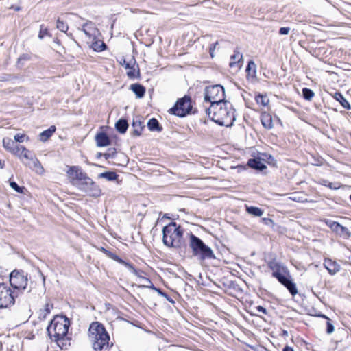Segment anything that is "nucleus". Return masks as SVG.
Returning <instances> with one entry per match:
<instances>
[{
  "label": "nucleus",
  "mask_w": 351,
  "mask_h": 351,
  "mask_svg": "<svg viewBox=\"0 0 351 351\" xmlns=\"http://www.w3.org/2000/svg\"><path fill=\"white\" fill-rule=\"evenodd\" d=\"M235 110L232 104L224 101L209 106H205V113L214 122L219 125L230 127L235 121Z\"/></svg>",
  "instance_id": "nucleus-1"
},
{
  "label": "nucleus",
  "mask_w": 351,
  "mask_h": 351,
  "mask_svg": "<svg viewBox=\"0 0 351 351\" xmlns=\"http://www.w3.org/2000/svg\"><path fill=\"white\" fill-rule=\"evenodd\" d=\"M88 336L95 351H105L113 346L112 343H110V335L104 326L98 322L90 324Z\"/></svg>",
  "instance_id": "nucleus-2"
},
{
  "label": "nucleus",
  "mask_w": 351,
  "mask_h": 351,
  "mask_svg": "<svg viewBox=\"0 0 351 351\" xmlns=\"http://www.w3.org/2000/svg\"><path fill=\"white\" fill-rule=\"evenodd\" d=\"M70 321L65 315L56 316L50 323L47 328L49 336L51 339L56 341L61 348L66 344L64 341L69 328Z\"/></svg>",
  "instance_id": "nucleus-3"
},
{
  "label": "nucleus",
  "mask_w": 351,
  "mask_h": 351,
  "mask_svg": "<svg viewBox=\"0 0 351 351\" xmlns=\"http://www.w3.org/2000/svg\"><path fill=\"white\" fill-rule=\"evenodd\" d=\"M189 245L191 250L192 254L199 261H204L206 259H215V255L213 250L207 245L204 241L193 234H189Z\"/></svg>",
  "instance_id": "nucleus-4"
},
{
  "label": "nucleus",
  "mask_w": 351,
  "mask_h": 351,
  "mask_svg": "<svg viewBox=\"0 0 351 351\" xmlns=\"http://www.w3.org/2000/svg\"><path fill=\"white\" fill-rule=\"evenodd\" d=\"M182 236L183 230L176 222H170L162 229V242L167 247H180Z\"/></svg>",
  "instance_id": "nucleus-5"
},
{
  "label": "nucleus",
  "mask_w": 351,
  "mask_h": 351,
  "mask_svg": "<svg viewBox=\"0 0 351 351\" xmlns=\"http://www.w3.org/2000/svg\"><path fill=\"white\" fill-rule=\"evenodd\" d=\"M204 107L206 104L213 105L226 101L225 90L223 86L215 84L206 86L204 93Z\"/></svg>",
  "instance_id": "nucleus-6"
},
{
  "label": "nucleus",
  "mask_w": 351,
  "mask_h": 351,
  "mask_svg": "<svg viewBox=\"0 0 351 351\" xmlns=\"http://www.w3.org/2000/svg\"><path fill=\"white\" fill-rule=\"evenodd\" d=\"M23 163L29 167L30 169L36 171L37 173H41L44 169L38 159L32 154V152L23 146H20L14 152Z\"/></svg>",
  "instance_id": "nucleus-7"
},
{
  "label": "nucleus",
  "mask_w": 351,
  "mask_h": 351,
  "mask_svg": "<svg viewBox=\"0 0 351 351\" xmlns=\"http://www.w3.org/2000/svg\"><path fill=\"white\" fill-rule=\"evenodd\" d=\"M10 282L13 289L12 295L15 299L26 289L28 282L27 274L22 270H14L10 275Z\"/></svg>",
  "instance_id": "nucleus-8"
},
{
  "label": "nucleus",
  "mask_w": 351,
  "mask_h": 351,
  "mask_svg": "<svg viewBox=\"0 0 351 351\" xmlns=\"http://www.w3.org/2000/svg\"><path fill=\"white\" fill-rule=\"evenodd\" d=\"M192 109L191 97L184 95L176 101L174 106L169 110V112L179 117H184L192 112Z\"/></svg>",
  "instance_id": "nucleus-9"
},
{
  "label": "nucleus",
  "mask_w": 351,
  "mask_h": 351,
  "mask_svg": "<svg viewBox=\"0 0 351 351\" xmlns=\"http://www.w3.org/2000/svg\"><path fill=\"white\" fill-rule=\"evenodd\" d=\"M78 189L90 197H97L101 195V189L89 177L84 182L78 183Z\"/></svg>",
  "instance_id": "nucleus-10"
},
{
  "label": "nucleus",
  "mask_w": 351,
  "mask_h": 351,
  "mask_svg": "<svg viewBox=\"0 0 351 351\" xmlns=\"http://www.w3.org/2000/svg\"><path fill=\"white\" fill-rule=\"evenodd\" d=\"M120 64L128 69L127 76L130 79H139L141 77V73L138 65L134 58H132L129 62H127L125 58H122L119 62Z\"/></svg>",
  "instance_id": "nucleus-11"
},
{
  "label": "nucleus",
  "mask_w": 351,
  "mask_h": 351,
  "mask_svg": "<svg viewBox=\"0 0 351 351\" xmlns=\"http://www.w3.org/2000/svg\"><path fill=\"white\" fill-rule=\"evenodd\" d=\"M15 300L12 295V290L4 284H0V308H7L14 304Z\"/></svg>",
  "instance_id": "nucleus-12"
},
{
  "label": "nucleus",
  "mask_w": 351,
  "mask_h": 351,
  "mask_svg": "<svg viewBox=\"0 0 351 351\" xmlns=\"http://www.w3.org/2000/svg\"><path fill=\"white\" fill-rule=\"evenodd\" d=\"M276 278L281 285L287 289L292 296H295L296 294H298V289L296 287V285L291 278L289 273H283V274H280Z\"/></svg>",
  "instance_id": "nucleus-13"
},
{
  "label": "nucleus",
  "mask_w": 351,
  "mask_h": 351,
  "mask_svg": "<svg viewBox=\"0 0 351 351\" xmlns=\"http://www.w3.org/2000/svg\"><path fill=\"white\" fill-rule=\"evenodd\" d=\"M324 222L327 226H328L333 232L339 236L346 238L350 237V232L346 227H344L338 222L330 219H325Z\"/></svg>",
  "instance_id": "nucleus-14"
},
{
  "label": "nucleus",
  "mask_w": 351,
  "mask_h": 351,
  "mask_svg": "<svg viewBox=\"0 0 351 351\" xmlns=\"http://www.w3.org/2000/svg\"><path fill=\"white\" fill-rule=\"evenodd\" d=\"M66 173L71 177L72 180H77L80 182H84L88 178L85 172H83L79 166H71L69 167Z\"/></svg>",
  "instance_id": "nucleus-15"
},
{
  "label": "nucleus",
  "mask_w": 351,
  "mask_h": 351,
  "mask_svg": "<svg viewBox=\"0 0 351 351\" xmlns=\"http://www.w3.org/2000/svg\"><path fill=\"white\" fill-rule=\"evenodd\" d=\"M268 267L272 271L271 275L275 278L283 273L289 274L287 267L275 259L268 263Z\"/></svg>",
  "instance_id": "nucleus-16"
},
{
  "label": "nucleus",
  "mask_w": 351,
  "mask_h": 351,
  "mask_svg": "<svg viewBox=\"0 0 351 351\" xmlns=\"http://www.w3.org/2000/svg\"><path fill=\"white\" fill-rule=\"evenodd\" d=\"M323 265L330 275L336 274L341 269V265L337 261L330 258H325Z\"/></svg>",
  "instance_id": "nucleus-17"
},
{
  "label": "nucleus",
  "mask_w": 351,
  "mask_h": 351,
  "mask_svg": "<svg viewBox=\"0 0 351 351\" xmlns=\"http://www.w3.org/2000/svg\"><path fill=\"white\" fill-rule=\"evenodd\" d=\"M79 29L84 32L89 38H95L97 32H98L95 23L90 21H87L82 25V28H79Z\"/></svg>",
  "instance_id": "nucleus-18"
},
{
  "label": "nucleus",
  "mask_w": 351,
  "mask_h": 351,
  "mask_svg": "<svg viewBox=\"0 0 351 351\" xmlns=\"http://www.w3.org/2000/svg\"><path fill=\"white\" fill-rule=\"evenodd\" d=\"M265 158H261L258 154L256 157L248 160L247 165L252 169L263 171L267 168L266 165L262 162Z\"/></svg>",
  "instance_id": "nucleus-19"
},
{
  "label": "nucleus",
  "mask_w": 351,
  "mask_h": 351,
  "mask_svg": "<svg viewBox=\"0 0 351 351\" xmlns=\"http://www.w3.org/2000/svg\"><path fill=\"white\" fill-rule=\"evenodd\" d=\"M261 121L263 126L267 130H270L274 127L272 117L267 112H263L261 114Z\"/></svg>",
  "instance_id": "nucleus-20"
},
{
  "label": "nucleus",
  "mask_w": 351,
  "mask_h": 351,
  "mask_svg": "<svg viewBox=\"0 0 351 351\" xmlns=\"http://www.w3.org/2000/svg\"><path fill=\"white\" fill-rule=\"evenodd\" d=\"M95 141L98 147H106L110 144V140L105 132H99L95 136Z\"/></svg>",
  "instance_id": "nucleus-21"
},
{
  "label": "nucleus",
  "mask_w": 351,
  "mask_h": 351,
  "mask_svg": "<svg viewBox=\"0 0 351 351\" xmlns=\"http://www.w3.org/2000/svg\"><path fill=\"white\" fill-rule=\"evenodd\" d=\"M130 90L135 94L138 99L143 98L145 94V87L140 84H133L130 86Z\"/></svg>",
  "instance_id": "nucleus-22"
},
{
  "label": "nucleus",
  "mask_w": 351,
  "mask_h": 351,
  "mask_svg": "<svg viewBox=\"0 0 351 351\" xmlns=\"http://www.w3.org/2000/svg\"><path fill=\"white\" fill-rule=\"evenodd\" d=\"M3 145L6 150L13 153L14 154V152L16 151L17 148L21 146L16 145L15 141L9 138H3Z\"/></svg>",
  "instance_id": "nucleus-23"
},
{
  "label": "nucleus",
  "mask_w": 351,
  "mask_h": 351,
  "mask_svg": "<svg viewBox=\"0 0 351 351\" xmlns=\"http://www.w3.org/2000/svg\"><path fill=\"white\" fill-rule=\"evenodd\" d=\"M143 122L140 119H134L132 126L133 128V132H132V136H139L144 128Z\"/></svg>",
  "instance_id": "nucleus-24"
},
{
  "label": "nucleus",
  "mask_w": 351,
  "mask_h": 351,
  "mask_svg": "<svg viewBox=\"0 0 351 351\" xmlns=\"http://www.w3.org/2000/svg\"><path fill=\"white\" fill-rule=\"evenodd\" d=\"M55 125L50 126L47 130L43 131L39 135V139L42 142H46L56 132Z\"/></svg>",
  "instance_id": "nucleus-25"
},
{
  "label": "nucleus",
  "mask_w": 351,
  "mask_h": 351,
  "mask_svg": "<svg viewBox=\"0 0 351 351\" xmlns=\"http://www.w3.org/2000/svg\"><path fill=\"white\" fill-rule=\"evenodd\" d=\"M333 97L339 101L341 105L347 110L351 109V106L349 102L346 99V98L343 96L341 93L336 92L333 96Z\"/></svg>",
  "instance_id": "nucleus-26"
},
{
  "label": "nucleus",
  "mask_w": 351,
  "mask_h": 351,
  "mask_svg": "<svg viewBox=\"0 0 351 351\" xmlns=\"http://www.w3.org/2000/svg\"><path fill=\"white\" fill-rule=\"evenodd\" d=\"M147 127L150 131L161 132L162 130V127L156 118H152L148 121Z\"/></svg>",
  "instance_id": "nucleus-27"
},
{
  "label": "nucleus",
  "mask_w": 351,
  "mask_h": 351,
  "mask_svg": "<svg viewBox=\"0 0 351 351\" xmlns=\"http://www.w3.org/2000/svg\"><path fill=\"white\" fill-rule=\"evenodd\" d=\"M116 130L121 134H125L128 128L127 120L121 119L115 124Z\"/></svg>",
  "instance_id": "nucleus-28"
},
{
  "label": "nucleus",
  "mask_w": 351,
  "mask_h": 351,
  "mask_svg": "<svg viewBox=\"0 0 351 351\" xmlns=\"http://www.w3.org/2000/svg\"><path fill=\"white\" fill-rule=\"evenodd\" d=\"M53 308V305L52 304H49V303H47L45 305L44 308L40 310L39 315H38V318L40 320L45 319L47 318V317L48 316V315L50 313L51 308Z\"/></svg>",
  "instance_id": "nucleus-29"
},
{
  "label": "nucleus",
  "mask_w": 351,
  "mask_h": 351,
  "mask_svg": "<svg viewBox=\"0 0 351 351\" xmlns=\"http://www.w3.org/2000/svg\"><path fill=\"white\" fill-rule=\"evenodd\" d=\"M99 178H106L109 181L116 180L118 178V175L114 171H106L99 174Z\"/></svg>",
  "instance_id": "nucleus-30"
},
{
  "label": "nucleus",
  "mask_w": 351,
  "mask_h": 351,
  "mask_svg": "<svg viewBox=\"0 0 351 351\" xmlns=\"http://www.w3.org/2000/svg\"><path fill=\"white\" fill-rule=\"evenodd\" d=\"M93 49L95 51H102L106 49V45L102 40H95L91 45Z\"/></svg>",
  "instance_id": "nucleus-31"
},
{
  "label": "nucleus",
  "mask_w": 351,
  "mask_h": 351,
  "mask_svg": "<svg viewBox=\"0 0 351 351\" xmlns=\"http://www.w3.org/2000/svg\"><path fill=\"white\" fill-rule=\"evenodd\" d=\"M247 212L254 216L261 217L263 214V210L256 206H247Z\"/></svg>",
  "instance_id": "nucleus-32"
},
{
  "label": "nucleus",
  "mask_w": 351,
  "mask_h": 351,
  "mask_svg": "<svg viewBox=\"0 0 351 351\" xmlns=\"http://www.w3.org/2000/svg\"><path fill=\"white\" fill-rule=\"evenodd\" d=\"M245 71L247 73V75H251L252 77L255 76L256 73V65L254 61L250 60L248 62Z\"/></svg>",
  "instance_id": "nucleus-33"
},
{
  "label": "nucleus",
  "mask_w": 351,
  "mask_h": 351,
  "mask_svg": "<svg viewBox=\"0 0 351 351\" xmlns=\"http://www.w3.org/2000/svg\"><path fill=\"white\" fill-rule=\"evenodd\" d=\"M242 55L237 50H234V54L231 56L230 58L232 60L230 62V67H233L237 62H239L242 59Z\"/></svg>",
  "instance_id": "nucleus-34"
},
{
  "label": "nucleus",
  "mask_w": 351,
  "mask_h": 351,
  "mask_svg": "<svg viewBox=\"0 0 351 351\" xmlns=\"http://www.w3.org/2000/svg\"><path fill=\"white\" fill-rule=\"evenodd\" d=\"M115 261L125 265L131 272H136V269L132 264L128 263L121 258L119 256H114Z\"/></svg>",
  "instance_id": "nucleus-35"
},
{
  "label": "nucleus",
  "mask_w": 351,
  "mask_h": 351,
  "mask_svg": "<svg viewBox=\"0 0 351 351\" xmlns=\"http://www.w3.org/2000/svg\"><path fill=\"white\" fill-rule=\"evenodd\" d=\"M314 92L308 88H304L302 89V96L304 99L310 101L314 97Z\"/></svg>",
  "instance_id": "nucleus-36"
},
{
  "label": "nucleus",
  "mask_w": 351,
  "mask_h": 351,
  "mask_svg": "<svg viewBox=\"0 0 351 351\" xmlns=\"http://www.w3.org/2000/svg\"><path fill=\"white\" fill-rule=\"evenodd\" d=\"M56 27L62 32L66 33L69 26L64 21H61L60 19L57 20Z\"/></svg>",
  "instance_id": "nucleus-37"
},
{
  "label": "nucleus",
  "mask_w": 351,
  "mask_h": 351,
  "mask_svg": "<svg viewBox=\"0 0 351 351\" xmlns=\"http://www.w3.org/2000/svg\"><path fill=\"white\" fill-rule=\"evenodd\" d=\"M45 36H51V35L49 34L47 28L45 27L44 25H41L40 27L38 38L40 39H43Z\"/></svg>",
  "instance_id": "nucleus-38"
},
{
  "label": "nucleus",
  "mask_w": 351,
  "mask_h": 351,
  "mask_svg": "<svg viewBox=\"0 0 351 351\" xmlns=\"http://www.w3.org/2000/svg\"><path fill=\"white\" fill-rule=\"evenodd\" d=\"M255 99L258 104H261L264 106H267L269 102V99L267 98V97L261 95L256 96Z\"/></svg>",
  "instance_id": "nucleus-39"
},
{
  "label": "nucleus",
  "mask_w": 351,
  "mask_h": 351,
  "mask_svg": "<svg viewBox=\"0 0 351 351\" xmlns=\"http://www.w3.org/2000/svg\"><path fill=\"white\" fill-rule=\"evenodd\" d=\"M322 184L331 189H339L340 186L339 183H332L326 180H324L322 181Z\"/></svg>",
  "instance_id": "nucleus-40"
},
{
  "label": "nucleus",
  "mask_w": 351,
  "mask_h": 351,
  "mask_svg": "<svg viewBox=\"0 0 351 351\" xmlns=\"http://www.w3.org/2000/svg\"><path fill=\"white\" fill-rule=\"evenodd\" d=\"M10 187L19 193H23L25 189L24 187L19 186L16 182L12 181L10 182Z\"/></svg>",
  "instance_id": "nucleus-41"
},
{
  "label": "nucleus",
  "mask_w": 351,
  "mask_h": 351,
  "mask_svg": "<svg viewBox=\"0 0 351 351\" xmlns=\"http://www.w3.org/2000/svg\"><path fill=\"white\" fill-rule=\"evenodd\" d=\"M14 141H15V143L16 142L23 143L25 141V138L29 139V137L27 136L24 134L18 133L14 136Z\"/></svg>",
  "instance_id": "nucleus-42"
},
{
  "label": "nucleus",
  "mask_w": 351,
  "mask_h": 351,
  "mask_svg": "<svg viewBox=\"0 0 351 351\" xmlns=\"http://www.w3.org/2000/svg\"><path fill=\"white\" fill-rule=\"evenodd\" d=\"M115 154H116L115 148H110L108 149V152L107 153L104 154L103 155L105 157V158L107 160L109 158H113L115 156Z\"/></svg>",
  "instance_id": "nucleus-43"
},
{
  "label": "nucleus",
  "mask_w": 351,
  "mask_h": 351,
  "mask_svg": "<svg viewBox=\"0 0 351 351\" xmlns=\"http://www.w3.org/2000/svg\"><path fill=\"white\" fill-rule=\"evenodd\" d=\"M261 158H265V160H264L265 162H268L269 164L271 163V161H274V157L269 154H266V153H258V154Z\"/></svg>",
  "instance_id": "nucleus-44"
},
{
  "label": "nucleus",
  "mask_w": 351,
  "mask_h": 351,
  "mask_svg": "<svg viewBox=\"0 0 351 351\" xmlns=\"http://www.w3.org/2000/svg\"><path fill=\"white\" fill-rule=\"evenodd\" d=\"M335 328L331 322V319H330L326 322V333L327 334H331L334 332Z\"/></svg>",
  "instance_id": "nucleus-45"
},
{
  "label": "nucleus",
  "mask_w": 351,
  "mask_h": 351,
  "mask_svg": "<svg viewBox=\"0 0 351 351\" xmlns=\"http://www.w3.org/2000/svg\"><path fill=\"white\" fill-rule=\"evenodd\" d=\"M154 289L155 290L157 291V292L162 296H163L164 298H165L168 301H169L171 303H174V301L168 295L167 293H165L164 291H162L161 289H157L156 287H154Z\"/></svg>",
  "instance_id": "nucleus-46"
},
{
  "label": "nucleus",
  "mask_w": 351,
  "mask_h": 351,
  "mask_svg": "<svg viewBox=\"0 0 351 351\" xmlns=\"http://www.w3.org/2000/svg\"><path fill=\"white\" fill-rule=\"evenodd\" d=\"M132 273L137 277L141 278L142 279H143L146 282L152 284L150 280L148 278L142 276L141 274L143 273V271L141 270H137L136 269V272H132Z\"/></svg>",
  "instance_id": "nucleus-47"
},
{
  "label": "nucleus",
  "mask_w": 351,
  "mask_h": 351,
  "mask_svg": "<svg viewBox=\"0 0 351 351\" xmlns=\"http://www.w3.org/2000/svg\"><path fill=\"white\" fill-rule=\"evenodd\" d=\"M219 43L217 41H216L215 43H213L210 48H209V53H210V55L211 56V58H214L215 56V50L217 47V46L218 45Z\"/></svg>",
  "instance_id": "nucleus-48"
},
{
  "label": "nucleus",
  "mask_w": 351,
  "mask_h": 351,
  "mask_svg": "<svg viewBox=\"0 0 351 351\" xmlns=\"http://www.w3.org/2000/svg\"><path fill=\"white\" fill-rule=\"evenodd\" d=\"M101 250L104 252L109 258L113 259L115 261L114 256H118L117 254L110 252L109 250H107L106 249L101 247Z\"/></svg>",
  "instance_id": "nucleus-49"
},
{
  "label": "nucleus",
  "mask_w": 351,
  "mask_h": 351,
  "mask_svg": "<svg viewBox=\"0 0 351 351\" xmlns=\"http://www.w3.org/2000/svg\"><path fill=\"white\" fill-rule=\"evenodd\" d=\"M289 31H290L289 27H281L279 29V34L280 35H287L289 34Z\"/></svg>",
  "instance_id": "nucleus-50"
},
{
  "label": "nucleus",
  "mask_w": 351,
  "mask_h": 351,
  "mask_svg": "<svg viewBox=\"0 0 351 351\" xmlns=\"http://www.w3.org/2000/svg\"><path fill=\"white\" fill-rule=\"evenodd\" d=\"M30 59V56L28 54L23 53L19 58V61H27Z\"/></svg>",
  "instance_id": "nucleus-51"
},
{
  "label": "nucleus",
  "mask_w": 351,
  "mask_h": 351,
  "mask_svg": "<svg viewBox=\"0 0 351 351\" xmlns=\"http://www.w3.org/2000/svg\"><path fill=\"white\" fill-rule=\"evenodd\" d=\"M256 311H257L261 312V313H264V314H267V311L266 308H264V307H263V306H257L256 307Z\"/></svg>",
  "instance_id": "nucleus-52"
},
{
  "label": "nucleus",
  "mask_w": 351,
  "mask_h": 351,
  "mask_svg": "<svg viewBox=\"0 0 351 351\" xmlns=\"http://www.w3.org/2000/svg\"><path fill=\"white\" fill-rule=\"evenodd\" d=\"M10 9H12L16 12H19L21 10V7L18 5H12L10 7Z\"/></svg>",
  "instance_id": "nucleus-53"
},
{
  "label": "nucleus",
  "mask_w": 351,
  "mask_h": 351,
  "mask_svg": "<svg viewBox=\"0 0 351 351\" xmlns=\"http://www.w3.org/2000/svg\"><path fill=\"white\" fill-rule=\"evenodd\" d=\"M282 351H294V350L291 347L287 346L283 348Z\"/></svg>",
  "instance_id": "nucleus-54"
},
{
  "label": "nucleus",
  "mask_w": 351,
  "mask_h": 351,
  "mask_svg": "<svg viewBox=\"0 0 351 351\" xmlns=\"http://www.w3.org/2000/svg\"><path fill=\"white\" fill-rule=\"evenodd\" d=\"M262 220L265 222V224H268V222H272V220L269 218H263Z\"/></svg>",
  "instance_id": "nucleus-55"
},
{
  "label": "nucleus",
  "mask_w": 351,
  "mask_h": 351,
  "mask_svg": "<svg viewBox=\"0 0 351 351\" xmlns=\"http://www.w3.org/2000/svg\"><path fill=\"white\" fill-rule=\"evenodd\" d=\"M318 317L324 318V319H326L327 321L330 319V318L324 314H319V315H318Z\"/></svg>",
  "instance_id": "nucleus-56"
},
{
  "label": "nucleus",
  "mask_w": 351,
  "mask_h": 351,
  "mask_svg": "<svg viewBox=\"0 0 351 351\" xmlns=\"http://www.w3.org/2000/svg\"><path fill=\"white\" fill-rule=\"evenodd\" d=\"M4 167V162L0 159V168L3 169Z\"/></svg>",
  "instance_id": "nucleus-57"
},
{
  "label": "nucleus",
  "mask_w": 351,
  "mask_h": 351,
  "mask_svg": "<svg viewBox=\"0 0 351 351\" xmlns=\"http://www.w3.org/2000/svg\"><path fill=\"white\" fill-rule=\"evenodd\" d=\"M39 273L40 274V276H41V277H42V278H43V282H45V276L43 275V273H41V271H40V270H39Z\"/></svg>",
  "instance_id": "nucleus-58"
},
{
  "label": "nucleus",
  "mask_w": 351,
  "mask_h": 351,
  "mask_svg": "<svg viewBox=\"0 0 351 351\" xmlns=\"http://www.w3.org/2000/svg\"><path fill=\"white\" fill-rule=\"evenodd\" d=\"M282 333L284 336H288V332L287 330H283Z\"/></svg>",
  "instance_id": "nucleus-59"
},
{
  "label": "nucleus",
  "mask_w": 351,
  "mask_h": 351,
  "mask_svg": "<svg viewBox=\"0 0 351 351\" xmlns=\"http://www.w3.org/2000/svg\"><path fill=\"white\" fill-rule=\"evenodd\" d=\"M101 155H102V154H101V153H99V154H98V156H99H99H101Z\"/></svg>",
  "instance_id": "nucleus-60"
},
{
  "label": "nucleus",
  "mask_w": 351,
  "mask_h": 351,
  "mask_svg": "<svg viewBox=\"0 0 351 351\" xmlns=\"http://www.w3.org/2000/svg\"><path fill=\"white\" fill-rule=\"evenodd\" d=\"M350 201H351V195H350Z\"/></svg>",
  "instance_id": "nucleus-61"
}]
</instances>
